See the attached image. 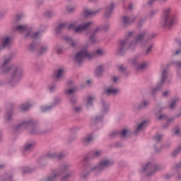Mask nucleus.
Instances as JSON below:
<instances>
[{
    "label": "nucleus",
    "mask_w": 181,
    "mask_h": 181,
    "mask_svg": "<svg viewBox=\"0 0 181 181\" xmlns=\"http://www.w3.org/2000/svg\"><path fill=\"white\" fill-rule=\"evenodd\" d=\"M178 19L177 16H171L169 13H164L161 18V25L164 28H170L173 25L177 23Z\"/></svg>",
    "instance_id": "1"
},
{
    "label": "nucleus",
    "mask_w": 181,
    "mask_h": 181,
    "mask_svg": "<svg viewBox=\"0 0 181 181\" xmlns=\"http://www.w3.org/2000/svg\"><path fill=\"white\" fill-rule=\"evenodd\" d=\"M144 35H139L132 43L131 45L128 44V41L124 40L121 41L119 43V46L121 49H128L129 47H134L136 46V45H142L144 43Z\"/></svg>",
    "instance_id": "2"
},
{
    "label": "nucleus",
    "mask_w": 181,
    "mask_h": 181,
    "mask_svg": "<svg viewBox=\"0 0 181 181\" xmlns=\"http://www.w3.org/2000/svg\"><path fill=\"white\" fill-rule=\"evenodd\" d=\"M94 56H95V54H89L87 49H83L76 54L75 60L77 63H81V62H84L86 59H93Z\"/></svg>",
    "instance_id": "3"
},
{
    "label": "nucleus",
    "mask_w": 181,
    "mask_h": 181,
    "mask_svg": "<svg viewBox=\"0 0 181 181\" xmlns=\"http://www.w3.org/2000/svg\"><path fill=\"white\" fill-rule=\"evenodd\" d=\"M90 23H88L86 25H79L78 27L76 23H73L69 25V29H75V32H83V30H86L88 26H90Z\"/></svg>",
    "instance_id": "4"
},
{
    "label": "nucleus",
    "mask_w": 181,
    "mask_h": 181,
    "mask_svg": "<svg viewBox=\"0 0 181 181\" xmlns=\"http://www.w3.org/2000/svg\"><path fill=\"white\" fill-rule=\"evenodd\" d=\"M63 74H64V70L60 69L54 72V78L59 79L63 76Z\"/></svg>",
    "instance_id": "5"
},
{
    "label": "nucleus",
    "mask_w": 181,
    "mask_h": 181,
    "mask_svg": "<svg viewBox=\"0 0 181 181\" xmlns=\"http://www.w3.org/2000/svg\"><path fill=\"white\" fill-rule=\"evenodd\" d=\"M119 93V89L114 88L113 87H110L106 90V94L110 95V94H117Z\"/></svg>",
    "instance_id": "6"
},
{
    "label": "nucleus",
    "mask_w": 181,
    "mask_h": 181,
    "mask_svg": "<svg viewBox=\"0 0 181 181\" xmlns=\"http://www.w3.org/2000/svg\"><path fill=\"white\" fill-rule=\"evenodd\" d=\"M111 162L108 160H105L102 161L99 165V169H103V168H107V166H110Z\"/></svg>",
    "instance_id": "7"
},
{
    "label": "nucleus",
    "mask_w": 181,
    "mask_h": 181,
    "mask_svg": "<svg viewBox=\"0 0 181 181\" xmlns=\"http://www.w3.org/2000/svg\"><path fill=\"white\" fill-rule=\"evenodd\" d=\"M145 127H146V121L141 122L139 124V126L137 128V131H142V129H144V128H145Z\"/></svg>",
    "instance_id": "8"
},
{
    "label": "nucleus",
    "mask_w": 181,
    "mask_h": 181,
    "mask_svg": "<svg viewBox=\"0 0 181 181\" xmlns=\"http://www.w3.org/2000/svg\"><path fill=\"white\" fill-rule=\"evenodd\" d=\"M33 146H35L34 144L29 143L28 144H25L24 148H25V151H29V150L32 149V148H33Z\"/></svg>",
    "instance_id": "9"
},
{
    "label": "nucleus",
    "mask_w": 181,
    "mask_h": 181,
    "mask_svg": "<svg viewBox=\"0 0 181 181\" xmlns=\"http://www.w3.org/2000/svg\"><path fill=\"white\" fill-rule=\"evenodd\" d=\"M11 43V38L6 37L3 42V47H6V46H8Z\"/></svg>",
    "instance_id": "10"
},
{
    "label": "nucleus",
    "mask_w": 181,
    "mask_h": 181,
    "mask_svg": "<svg viewBox=\"0 0 181 181\" xmlns=\"http://www.w3.org/2000/svg\"><path fill=\"white\" fill-rule=\"evenodd\" d=\"M146 67H148V64L144 62V63L139 65L137 69H138V70H144V69H146Z\"/></svg>",
    "instance_id": "11"
},
{
    "label": "nucleus",
    "mask_w": 181,
    "mask_h": 181,
    "mask_svg": "<svg viewBox=\"0 0 181 181\" xmlns=\"http://www.w3.org/2000/svg\"><path fill=\"white\" fill-rule=\"evenodd\" d=\"M16 30H18V32H25V30H26V27L20 25L16 28Z\"/></svg>",
    "instance_id": "12"
},
{
    "label": "nucleus",
    "mask_w": 181,
    "mask_h": 181,
    "mask_svg": "<svg viewBox=\"0 0 181 181\" xmlns=\"http://www.w3.org/2000/svg\"><path fill=\"white\" fill-rule=\"evenodd\" d=\"M93 139H94V138H93V136H90L86 138L84 140V142H85V144H90V142H91V141H93Z\"/></svg>",
    "instance_id": "13"
},
{
    "label": "nucleus",
    "mask_w": 181,
    "mask_h": 181,
    "mask_svg": "<svg viewBox=\"0 0 181 181\" xmlns=\"http://www.w3.org/2000/svg\"><path fill=\"white\" fill-rule=\"evenodd\" d=\"M94 100V98H89L88 99V103H87V105H91V103H93V100Z\"/></svg>",
    "instance_id": "14"
},
{
    "label": "nucleus",
    "mask_w": 181,
    "mask_h": 181,
    "mask_svg": "<svg viewBox=\"0 0 181 181\" xmlns=\"http://www.w3.org/2000/svg\"><path fill=\"white\" fill-rule=\"evenodd\" d=\"M103 52L101 49H98L95 54H98V56H101L103 54Z\"/></svg>",
    "instance_id": "15"
},
{
    "label": "nucleus",
    "mask_w": 181,
    "mask_h": 181,
    "mask_svg": "<svg viewBox=\"0 0 181 181\" xmlns=\"http://www.w3.org/2000/svg\"><path fill=\"white\" fill-rule=\"evenodd\" d=\"M100 71H103V66L98 67L96 73L97 76H98V73H100Z\"/></svg>",
    "instance_id": "16"
},
{
    "label": "nucleus",
    "mask_w": 181,
    "mask_h": 181,
    "mask_svg": "<svg viewBox=\"0 0 181 181\" xmlns=\"http://www.w3.org/2000/svg\"><path fill=\"white\" fill-rule=\"evenodd\" d=\"M127 130L124 129L123 131L121 132V136H124L127 135Z\"/></svg>",
    "instance_id": "17"
},
{
    "label": "nucleus",
    "mask_w": 181,
    "mask_h": 181,
    "mask_svg": "<svg viewBox=\"0 0 181 181\" xmlns=\"http://www.w3.org/2000/svg\"><path fill=\"white\" fill-rule=\"evenodd\" d=\"M123 21L124 23H128V22H129V18H128V17H124Z\"/></svg>",
    "instance_id": "18"
},
{
    "label": "nucleus",
    "mask_w": 181,
    "mask_h": 181,
    "mask_svg": "<svg viewBox=\"0 0 181 181\" xmlns=\"http://www.w3.org/2000/svg\"><path fill=\"white\" fill-rule=\"evenodd\" d=\"M166 78V73L165 72H163V78H162V81L161 82L163 83V81H165V79Z\"/></svg>",
    "instance_id": "19"
},
{
    "label": "nucleus",
    "mask_w": 181,
    "mask_h": 181,
    "mask_svg": "<svg viewBox=\"0 0 181 181\" xmlns=\"http://www.w3.org/2000/svg\"><path fill=\"white\" fill-rule=\"evenodd\" d=\"M175 104H176V100H174L170 104V108H173L175 107Z\"/></svg>",
    "instance_id": "20"
},
{
    "label": "nucleus",
    "mask_w": 181,
    "mask_h": 181,
    "mask_svg": "<svg viewBox=\"0 0 181 181\" xmlns=\"http://www.w3.org/2000/svg\"><path fill=\"white\" fill-rule=\"evenodd\" d=\"M175 65H176V67H177L178 69H181V62L176 63Z\"/></svg>",
    "instance_id": "21"
},
{
    "label": "nucleus",
    "mask_w": 181,
    "mask_h": 181,
    "mask_svg": "<svg viewBox=\"0 0 181 181\" xmlns=\"http://www.w3.org/2000/svg\"><path fill=\"white\" fill-rule=\"evenodd\" d=\"M74 89H70L69 91H68V94H71V93H74Z\"/></svg>",
    "instance_id": "22"
},
{
    "label": "nucleus",
    "mask_w": 181,
    "mask_h": 181,
    "mask_svg": "<svg viewBox=\"0 0 181 181\" xmlns=\"http://www.w3.org/2000/svg\"><path fill=\"white\" fill-rule=\"evenodd\" d=\"M119 70V71H124V67L122 66H120Z\"/></svg>",
    "instance_id": "23"
},
{
    "label": "nucleus",
    "mask_w": 181,
    "mask_h": 181,
    "mask_svg": "<svg viewBox=\"0 0 181 181\" xmlns=\"http://www.w3.org/2000/svg\"><path fill=\"white\" fill-rule=\"evenodd\" d=\"M151 49H152V46H150L148 49H147V53H149V52H151Z\"/></svg>",
    "instance_id": "24"
},
{
    "label": "nucleus",
    "mask_w": 181,
    "mask_h": 181,
    "mask_svg": "<svg viewBox=\"0 0 181 181\" xmlns=\"http://www.w3.org/2000/svg\"><path fill=\"white\" fill-rule=\"evenodd\" d=\"M100 153H101V152H100V151H96L95 153V156H98L100 155Z\"/></svg>",
    "instance_id": "25"
},
{
    "label": "nucleus",
    "mask_w": 181,
    "mask_h": 181,
    "mask_svg": "<svg viewBox=\"0 0 181 181\" xmlns=\"http://www.w3.org/2000/svg\"><path fill=\"white\" fill-rule=\"evenodd\" d=\"M64 26H66V25L61 24L59 28V29H62V28H64Z\"/></svg>",
    "instance_id": "26"
},
{
    "label": "nucleus",
    "mask_w": 181,
    "mask_h": 181,
    "mask_svg": "<svg viewBox=\"0 0 181 181\" xmlns=\"http://www.w3.org/2000/svg\"><path fill=\"white\" fill-rule=\"evenodd\" d=\"M169 94V92H165L163 93L164 97H166Z\"/></svg>",
    "instance_id": "27"
},
{
    "label": "nucleus",
    "mask_w": 181,
    "mask_h": 181,
    "mask_svg": "<svg viewBox=\"0 0 181 181\" xmlns=\"http://www.w3.org/2000/svg\"><path fill=\"white\" fill-rule=\"evenodd\" d=\"M148 104V103L147 102H144L143 103V106L144 107H146V105Z\"/></svg>",
    "instance_id": "28"
},
{
    "label": "nucleus",
    "mask_w": 181,
    "mask_h": 181,
    "mask_svg": "<svg viewBox=\"0 0 181 181\" xmlns=\"http://www.w3.org/2000/svg\"><path fill=\"white\" fill-rule=\"evenodd\" d=\"M86 13H87V15H91V13H91V12L88 11H86Z\"/></svg>",
    "instance_id": "29"
},
{
    "label": "nucleus",
    "mask_w": 181,
    "mask_h": 181,
    "mask_svg": "<svg viewBox=\"0 0 181 181\" xmlns=\"http://www.w3.org/2000/svg\"><path fill=\"white\" fill-rule=\"evenodd\" d=\"M37 35H39V33H37L34 34V37H37Z\"/></svg>",
    "instance_id": "30"
},
{
    "label": "nucleus",
    "mask_w": 181,
    "mask_h": 181,
    "mask_svg": "<svg viewBox=\"0 0 181 181\" xmlns=\"http://www.w3.org/2000/svg\"><path fill=\"white\" fill-rule=\"evenodd\" d=\"M149 166H151V164H147V165H146V168H149Z\"/></svg>",
    "instance_id": "31"
},
{
    "label": "nucleus",
    "mask_w": 181,
    "mask_h": 181,
    "mask_svg": "<svg viewBox=\"0 0 181 181\" xmlns=\"http://www.w3.org/2000/svg\"><path fill=\"white\" fill-rule=\"evenodd\" d=\"M42 111H46V110H49V107H46L45 109H42Z\"/></svg>",
    "instance_id": "32"
},
{
    "label": "nucleus",
    "mask_w": 181,
    "mask_h": 181,
    "mask_svg": "<svg viewBox=\"0 0 181 181\" xmlns=\"http://www.w3.org/2000/svg\"><path fill=\"white\" fill-rule=\"evenodd\" d=\"M90 42H92V43H94V40H93V37H90Z\"/></svg>",
    "instance_id": "33"
},
{
    "label": "nucleus",
    "mask_w": 181,
    "mask_h": 181,
    "mask_svg": "<svg viewBox=\"0 0 181 181\" xmlns=\"http://www.w3.org/2000/svg\"><path fill=\"white\" fill-rule=\"evenodd\" d=\"M175 134H179V129L175 130Z\"/></svg>",
    "instance_id": "34"
},
{
    "label": "nucleus",
    "mask_w": 181,
    "mask_h": 181,
    "mask_svg": "<svg viewBox=\"0 0 181 181\" xmlns=\"http://www.w3.org/2000/svg\"><path fill=\"white\" fill-rule=\"evenodd\" d=\"M23 111H26V108L22 107Z\"/></svg>",
    "instance_id": "35"
},
{
    "label": "nucleus",
    "mask_w": 181,
    "mask_h": 181,
    "mask_svg": "<svg viewBox=\"0 0 181 181\" xmlns=\"http://www.w3.org/2000/svg\"><path fill=\"white\" fill-rule=\"evenodd\" d=\"M163 117V116H160L159 119H162Z\"/></svg>",
    "instance_id": "36"
},
{
    "label": "nucleus",
    "mask_w": 181,
    "mask_h": 181,
    "mask_svg": "<svg viewBox=\"0 0 181 181\" xmlns=\"http://www.w3.org/2000/svg\"><path fill=\"white\" fill-rule=\"evenodd\" d=\"M114 81H115V82L117 81V78H114Z\"/></svg>",
    "instance_id": "37"
},
{
    "label": "nucleus",
    "mask_w": 181,
    "mask_h": 181,
    "mask_svg": "<svg viewBox=\"0 0 181 181\" xmlns=\"http://www.w3.org/2000/svg\"><path fill=\"white\" fill-rule=\"evenodd\" d=\"M176 54H179V51H177V52H176Z\"/></svg>",
    "instance_id": "38"
},
{
    "label": "nucleus",
    "mask_w": 181,
    "mask_h": 181,
    "mask_svg": "<svg viewBox=\"0 0 181 181\" xmlns=\"http://www.w3.org/2000/svg\"><path fill=\"white\" fill-rule=\"evenodd\" d=\"M6 63H8V62H7V61H5V62H4V64H6Z\"/></svg>",
    "instance_id": "39"
},
{
    "label": "nucleus",
    "mask_w": 181,
    "mask_h": 181,
    "mask_svg": "<svg viewBox=\"0 0 181 181\" xmlns=\"http://www.w3.org/2000/svg\"><path fill=\"white\" fill-rule=\"evenodd\" d=\"M71 46H74V43H71Z\"/></svg>",
    "instance_id": "40"
},
{
    "label": "nucleus",
    "mask_w": 181,
    "mask_h": 181,
    "mask_svg": "<svg viewBox=\"0 0 181 181\" xmlns=\"http://www.w3.org/2000/svg\"><path fill=\"white\" fill-rule=\"evenodd\" d=\"M143 170H144V172H145V170H146V168H144Z\"/></svg>",
    "instance_id": "41"
},
{
    "label": "nucleus",
    "mask_w": 181,
    "mask_h": 181,
    "mask_svg": "<svg viewBox=\"0 0 181 181\" xmlns=\"http://www.w3.org/2000/svg\"><path fill=\"white\" fill-rule=\"evenodd\" d=\"M52 179H50V178L48 180V181H52Z\"/></svg>",
    "instance_id": "42"
},
{
    "label": "nucleus",
    "mask_w": 181,
    "mask_h": 181,
    "mask_svg": "<svg viewBox=\"0 0 181 181\" xmlns=\"http://www.w3.org/2000/svg\"><path fill=\"white\" fill-rule=\"evenodd\" d=\"M88 84H90V81H88Z\"/></svg>",
    "instance_id": "43"
},
{
    "label": "nucleus",
    "mask_w": 181,
    "mask_h": 181,
    "mask_svg": "<svg viewBox=\"0 0 181 181\" xmlns=\"http://www.w3.org/2000/svg\"><path fill=\"white\" fill-rule=\"evenodd\" d=\"M133 64H135V62H133Z\"/></svg>",
    "instance_id": "44"
},
{
    "label": "nucleus",
    "mask_w": 181,
    "mask_h": 181,
    "mask_svg": "<svg viewBox=\"0 0 181 181\" xmlns=\"http://www.w3.org/2000/svg\"><path fill=\"white\" fill-rule=\"evenodd\" d=\"M76 111H78V110L76 108Z\"/></svg>",
    "instance_id": "45"
}]
</instances>
